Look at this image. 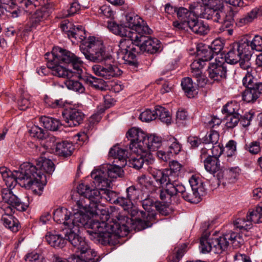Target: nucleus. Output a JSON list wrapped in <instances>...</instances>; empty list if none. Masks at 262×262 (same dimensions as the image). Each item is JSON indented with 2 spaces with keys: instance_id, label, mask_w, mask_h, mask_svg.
<instances>
[{
  "instance_id": "nucleus-64",
  "label": "nucleus",
  "mask_w": 262,
  "mask_h": 262,
  "mask_svg": "<svg viewBox=\"0 0 262 262\" xmlns=\"http://www.w3.org/2000/svg\"><path fill=\"white\" fill-rule=\"evenodd\" d=\"M36 2H37V0H21L19 7L25 9L26 11H29L36 6Z\"/></svg>"
},
{
  "instance_id": "nucleus-35",
  "label": "nucleus",
  "mask_w": 262,
  "mask_h": 262,
  "mask_svg": "<svg viewBox=\"0 0 262 262\" xmlns=\"http://www.w3.org/2000/svg\"><path fill=\"white\" fill-rule=\"evenodd\" d=\"M258 15H259V10L258 7H255L247 14L237 19L236 24L239 27L244 26L252 22Z\"/></svg>"
},
{
  "instance_id": "nucleus-18",
  "label": "nucleus",
  "mask_w": 262,
  "mask_h": 262,
  "mask_svg": "<svg viewBox=\"0 0 262 262\" xmlns=\"http://www.w3.org/2000/svg\"><path fill=\"white\" fill-rule=\"evenodd\" d=\"M80 237L83 239L87 245V247L85 248L83 246H75L72 243H70L75 249L77 251H80L81 254V258L79 256H76L75 257H79L82 261L84 262H95V257L97 255L96 252L93 249H91L88 243L85 241L84 238L80 236Z\"/></svg>"
},
{
  "instance_id": "nucleus-38",
  "label": "nucleus",
  "mask_w": 262,
  "mask_h": 262,
  "mask_svg": "<svg viewBox=\"0 0 262 262\" xmlns=\"http://www.w3.org/2000/svg\"><path fill=\"white\" fill-rule=\"evenodd\" d=\"M39 120L45 128L53 131L57 130L60 124L58 119L47 116L41 117Z\"/></svg>"
},
{
  "instance_id": "nucleus-56",
  "label": "nucleus",
  "mask_w": 262,
  "mask_h": 262,
  "mask_svg": "<svg viewBox=\"0 0 262 262\" xmlns=\"http://www.w3.org/2000/svg\"><path fill=\"white\" fill-rule=\"evenodd\" d=\"M101 191L103 193V197H104L108 202L115 204L117 203L119 197H117L116 192L103 188Z\"/></svg>"
},
{
  "instance_id": "nucleus-57",
  "label": "nucleus",
  "mask_w": 262,
  "mask_h": 262,
  "mask_svg": "<svg viewBox=\"0 0 262 262\" xmlns=\"http://www.w3.org/2000/svg\"><path fill=\"white\" fill-rule=\"evenodd\" d=\"M89 81L91 85L95 89L100 91L105 90L104 81L102 79L92 77L90 78Z\"/></svg>"
},
{
  "instance_id": "nucleus-33",
  "label": "nucleus",
  "mask_w": 262,
  "mask_h": 262,
  "mask_svg": "<svg viewBox=\"0 0 262 262\" xmlns=\"http://www.w3.org/2000/svg\"><path fill=\"white\" fill-rule=\"evenodd\" d=\"M203 163L205 169L210 173L215 174L221 169L220 161L217 158L209 156L204 160Z\"/></svg>"
},
{
  "instance_id": "nucleus-25",
  "label": "nucleus",
  "mask_w": 262,
  "mask_h": 262,
  "mask_svg": "<svg viewBox=\"0 0 262 262\" xmlns=\"http://www.w3.org/2000/svg\"><path fill=\"white\" fill-rule=\"evenodd\" d=\"M262 94V83L257 86L247 88L243 93V100L248 103L253 102Z\"/></svg>"
},
{
  "instance_id": "nucleus-15",
  "label": "nucleus",
  "mask_w": 262,
  "mask_h": 262,
  "mask_svg": "<svg viewBox=\"0 0 262 262\" xmlns=\"http://www.w3.org/2000/svg\"><path fill=\"white\" fill-rule=\"evenodd\" d=\"M62 114L66 123L70 127L78 126L82 123L84 118L83 112L75 108L66 109Z\"/></svg>"
},
{
  "instance_id": "nucleus-54",
  "label": "nucleus",
  "mask_w": 262,
  "mask_h": 262,
  "mask_svg": "<svg viewBox=\"0 0 262 262\" xmlns=\"http://www.w3.org/2000/svg\"><path fill=\"white\" fill-rule=\"evenodd\" d=\"M157 118L156 108L152 111L150 109H147L141 113L140 119L142 121L149 122Z\"/></svg>"
},
{
  "instance_id": "nucleus-30",
  "label": "nucleus",
  "mask_w": 262,
  "mask_h": 262,
  "mask_svg": "<svg viewBox=\"0 0 262 262\" xmlns=\"http://www.w3.org/2000/svg\"><path fill=\"white\" fill-rule=\"evenodd\" d=\"M181 86L188 98H193L198 94L197 86L189 77H185L182 79Z\"/></svg>"
},
{
  "instance_id": "nucleus-19",
  "label": "nucleus",
  "mask_w": 262,
  "mask_h": 262,
  "mask_svg": "<svg viewBox=\"0 0 262 262\" xmlns=\"http://www.w3.org/2000/svg\"><path fill=\"white\" fill-rule=\"evenodd\" d=\"M177 195H181L186 201L191 203H197L200 201L201 196L203 194L195 191H191V188L186 189L185 186L181 184L177 186Z\"/></svg>"
},
{
  "instance_id": "nucleus-4",
  "label": "nucleus",
  "mask_w": 262,
  "mask_h": 262,
  "mask_svg": "<svg viewBox=\"0 0 262 262\" xmlns=\"http://www.w3.org/2000/svg\"><path fill=\"white\" fill-rule=\"evenodd\" d=\"M68 35L81 42L80 51L88 60L98 61L105 58V49L102 41L96 39L94 36L86 38L82 26H74Z\"/></svg>"
},
{
  "instance_id": "nucleus-27",
  "label": "nucleus",
  "mask_w": 262,
  "mask_h": 262,
  "mask_svg": "<svg viewBox=\"0 0 262 262\" xmlns=\"http://www.w3.org/2000/svg\"><path fill=\"white\" fill-rule=\"evenodd\" d=\"M65 237L66 238H63L60 234L50 232L47 233L45 238L51 246L56 248H62L66 245V240H68L66 236Z\"/></svg>"
},
{
  "instance_id": "nucleus-48",
  "label": "nucleus",
  "mask_w": 262,
  "mask_h": 262,
  "mask_svg": "<svg viewBox=\"0 0 262 262\" xmlns=\"http://www.w3.org/2000/svg\"><path fill=\"white\" fill-rule=\"evenodd\" d=\"M30 136L39 139H43L48 136V132L38 126L34 125L30 130Z\"/></svg>"
},
{
  "instance_id": "nucleus-40",
  "label": "nucleus",
  "mask_w": 262,
  "mask_h": 262,
  "mask_svg": "<svg viewBox=\"0 0 262 262\" xmlns=\"http://www.w3.org/2000/svg\"><path fill=\"white\" fill-rule=\"evenodd\" d=\"M82 76V74H81L80 77H76L75 76L71 77V78H67L68 79L66 80L65 84L67 87L69 89L73 90L74 91L78 92L79 93H83L85 91V88L82 85V84L77 81L73 79H72V78H81Z\"/></svg>"
},
{
  "instance_id": "nucleus-26",
  "label": "nucleus",
  "mask_w": 262,
  "mask_h": 262,
  "mask_svg": "<svg viewBox=\"0 0 262 262\" xmlns=\"http://www.w3.org/2000/svg\"><path fill=\"white\" fill-rule=\"evenodd\" d=\"M187 26L194 33L200 35L206 34L209 31L208 25L203 21L199 20L194 16L188 21Z\"/></svg>"
},
{
  "instance_id": "nucleus-34",
  "label": "nucleus",
  "mask_w": 262,
  "mask_h": 262,
  "mask_svg": "<svg viewBox=\"0 0 262 262\" xmlns=\"http://www.w3.org/2000/svg\"><path fill=\"white\" fill-rule=\"evenodd\" d=\"M258 15H259V10L258 7H255L247 14L237 19L236 24L239 27L244 26L252 22Z\"/></svg>"
},
{
  "instance_id": "nucleus-51",
  "label": "nucleus",
  "mask_w": 262,
  "mask_h": 262,
  "mask_svg": "<svg viewBox=\"0 0 262 262\" xmlns=\"http://www.w3.org/2000/svg\"><path fill=\"white\" fill-rule=\"evenodd\" d=\"M239 105L236 102L231 101L227 103L223 107L222 112L227 114V115H233L237 113L239 110Z\"/></svg>"
},
{
  "instance_id": "nucleus-6",
  "label": "nucleus",
  "mask_w": 262,
  "mask_h": 262,
  "mask_svg": "<svg viewBox=\"0 0 262 262\" xmlns=\"http://www.w3.org/2000/svg\"><path fill=\"white\" fill-rule=\"evenodd\" d=\"M241 236L231 230L226 232L219 238H210L207 232L203 234L200 238L199 249L201 253L205 254L212 251L220 254L228 248L229 241L232 244L236 242L241 243Z\"/></svg>"
},
{
  "instance_id": "nucleus-20",
  "label": "nucleus",
  "mask_w": 262,
  "mask_h": 262,
  "mask_svg": "<svg viewBox=\"0 0 262 262\" xmlns=\"http://www.w3.org/2000/svg\"><path fill=\"white\" fill-rule=\"evenodd\" d=\"M107 28L110 31L115 35L125 37V38H132V33L127 25H119L115 21H110L107 22Z\"/></svg>"
},
{
  "instance_id": "nucleus-45",
  "label": "nucleus",
  "mask_w": 262,
  "mask_h": 262,
  "mask_svg": "<svg viewBox=\"0 0 262 262\" xmlns=\"http://www.w3.org/2000/svg\"><path fill=\"white\" fill-rule=\"evenodd\" d=\"M126 192L128 198L132 202L142 199V192L139 188L132 185L126 189Z\"/></svg>"
},
{
  "instance_id": "nucleus-10",
  "label": "nucleus",
  "mask_w": 262,
  "mask_h": 262,
  "mask_svg": "<svg viewBox=\"0 0 262 262\" xmlns=\"http://www.w3.org/2000/svg\"><path fill=\"white\" fill-rule=\"evenodd\" d=\"M105 58L100 61H94L101 62V63L92 66V69L94 73L105 79H111L121 76L123 73L122 71L112 61H110V56L107 55L105 52Z\"/></svg>"
},
{
  "instance_id": "nucleus-5",
  "label": "nucleus",
  "mask_w": 262,
  "mask_h": 262,
  "mask_svg": "<svg viewBox=\"0 0 262 262\" xmlns=\"http://www.w3.org/2000/svg\"><path fill=\"white\" fill-rule=\"evenodd\" d=\"M130 141L129 149L132 152L150 153L157 150L162 144L161 137L155 135L148 136L139 128L133 127L126 134Z\"/></svg>"
},
{
  "instance_id": "nucleus-49",
  "label": "nucleus",
  "mask_w": 262,
  "mask_h": 262,
  "mask_svg": "<svg viewBox=\"0 0 262 262\" xmlns=\"http://www.w3.org/2000/svg\"><path fill=\"white\" fill-rule=\"evenodd\" d=\"M44 101L46 106L52 108H61L64 105L62 99H54L46 96Z\"/></svg>"
},
{
  "instance_id": "nucleus-32",
  "label": "nucleus",
  "mask_w": 262,
  "mask_h": 262,
  "mask_svg": "<svg viewBox=\"0 0 262 262\" xmlns=\"http://www.w3.org/2000/svg\"><path fill=\"white\" fill-rule=\"evenodd\" d=\"M4 225L13 232H17L20 228L18 220L12 215L6 214L2 216Z\"/></svg>"
},
{
  "instance_id": "nucleus-62",
  "label": "nucleus",
  "mask_w": 262,
  "mask_h": 262,
  "mask_svg": "<svg viewBox=\"0 0 262 262\" xmlns=\"http://www.w3.org/2000/svg\"><path fill=\"white\" fill-rule=\"evenodd\" d=\"M138 181L141 185L145 186V187L149 189V191H152L155 189L152 182L144 174H142L141 176L138 177Z\"/></svg>"
},
{
  "instance_id": "nucleus-21",
  "label": "nucleus",
  "mask_w": 262,
  "mask_h": 262,
  "mask_svg": "<svg viewBox=\"0 0 262 262\" xmlns=\"http://www.w3.org/2000/svg\"><path fill=\"white\" fill-rule=\"evenodd\" d=\"M223 8H205L204 11L198 15L203 18L212 20L214 22L221 23L223 20Z\"/></svg>"
},
{
  "instance_id": "nucleus-1",
  "label": "nucleus",
  "mask_w": 262,
  "mask_h": 262,
  "mask_svg": "<svg viewBox=\"0 0 262 262\" xmlns=\"http://www.w3.org/2000/svg\"><path fill=\"white\" fill-rule=\"evenodd\" d=\"M86 200L85 198H80L75 201L73 207V222L76 223V226L67 230L69 242L75 246L87 247L79 235L80 230L83 228L86 229L91 240L102 245H115L118 238L128 234L132 222L127 217L118 219L119 223L116 220L106 222L101 220L102 215L90 203H86Z\"/></svg>"
},
{
  "instance_id": "nucleus-3",
  "label": "nucleus",
  "mask_w": 262,
  "mask_h": 262,
  "mask_svg": "<svg viewBox=\"0 0 262 262\" xmlns=\"http://www.w3.org/2000/svg\"><path fill=\"white\" fill-rule=\"evenodd\" d=\"M45 56L48 59V67L54 76L65 78L75 76L79 78L83 73V62L70 51L56 47Z\"/></svg>"
},
{
  "instance_id": "nucleus-53",
  "label": "nucleus",
  "mask_w": 262,
  "mask_h": 262,
  "mask_svg": "<svg viewBox=\"0 0 262 262\" xmlns=\"http://www.w3.org/2000/svg\"><path fill=\"white\" fill-rule=\"evenodd\" d=\"M245 148L252 155H257L261 149L259 141H253L245 145Z\"/></svg>"
},
{
  "instance_id": "nucleus-63",
  "label": "nucleus",
  "mask_w": 262,
  "mask_h": 262,
  "mask_svg": "<svg viewBox=\"0 0 262 262\" xmlns=\"http://www.w3.org/2000/svg\"><path fill=\"white\" fill-rule=\"evenodd\" d=\"M210 154L209 156H211L212 158H215L219 159V157L222 155L223 152L224 148L221 146L220 144H214L212 146V147L210 148Z\"/></svg>"
},
{
  "instance_id": "nucleus-46",
  "label": "nucleus",
  "mask_w": 262,
  "mask_h": 262,
  "mask_svg": "<svg viewBox=\"0 0 262 262\" xmlns=\"http://www.w3.org/2000/svg\"><path fill=\"white\" fill-rule=\"evenodd\" d=\"M243 85L246 88H252L257 86L261 82H257L254 77L251 71H248L243 78Z\"/></svg>"
},
{
  "instance_id": "nucleus-8",
  "label": "nucleus",
  "mask_w": 262,
  "mask_h": 262,
  "mask_svg": "<svg viewBox=\"0 0 262 262\" xmlns=\"http://www.w3.org/2000/svg\"><path fill=\"white\" fill-rule=\"evenodd\" d=\"M118 164H104L99 169L93 170L91 172V177L97 187H109L114 179L122 177L124 174L121 163Z\"/></svg>"
},
{
  "instance_id": "nucleus-36",
  "label": "nucleus",
  "mask_w": 262,
  "mask_h": 262,
  "mask_svg": "<svg viewBox=\"0 0 262 262\" xmlns=\"http://www.w3.org/2000/svg\"><path fill=\"white\" fill-rule=\"evenodd\" d=\"M140 202L143 208L145 211L143 216V217H146L147 218L149 217V219H150L151 217H153L155 214L153 211L155 210V209L157 208V206L155 205L156 204L154 203V201L149 198H147ZM157 204H160V203H157Z\"/></svg>"
},
{
  "instance_id": "nucleus-44",
  "label": "nucleus",
  "mask_w": 262,
  "mask_h": 262,
  "mask_svg": "<svg viewBox=\"0 0 262 262\" xmlns=\"http://www.w3.org/2000/svg\"><path fill=\"white\" fill-rule=\"evenodd\" d=\"M156 111L157 117L159 116L160 120L167 124H169L171 123V117L168 111L164 107L161 106H156Z\"/></svg>"
},
{
  "instance_id": "nucleus-23",
  "label": "nucleus",
  "mask_w": 262,
  "mask_h": 262,
  "mask_svg": "<svg viewBox=\"0 0 262 262\" xmlns=\"http://www.w3.org/2000/svg\"><path fill=\"white\" fill-rule=\"evenodd\" d=\"M109 155L116 160L117 163H121V166H125L127 164V151L120 148L118 145H115L111 148Z\"/></svg>"
},
{
  "instance_id": "nucleus-39",
  "label": "nucleus",
  "mask_w": 262,
  "mask_h": 262,
  "mask_svg": "<svg viewBox=\"0 0 262 262\" xmlns=\"http://www.w3.org/2000/svg\"><path fill=\"white\" fill-rule=\"evenodd\" d=\"M241 54L237 50L235 45L228 51L226 55L224 57L225 63L234 64L238 62L242 58Z\"/></svg>"
},
{
  "instance_id": "nucleus-37",
  "label": "nucleus",
  "mask_w": 262,
  "mask_h": 262,
  "mask_svg": "<svg viewBox=\"0 0 262 262\" xmlns=\"http://www.w3.org/2000/svg\"><path fill=\"white\" fill-rule=\"evenodd\" d=\"M239 51L242 57L251 58L252 55L250 47V41L247 39L241 40L239 42L234 44Z\"/></svg>"
},
{
  "instance_id": "nucleus-22",
  "label": "nucleus",
  "mask_w": 262,
  "mask_h": 262,
  "mask_svg": "<svg viewBox=\"0 0 262 262\" xmlns=\"http://www.w3.org/2000/svg\"><path fill=\"white\" fill-rule=\"evenodd\" d=\"M204 67V64L200 62V60H194L191 64L192 76L196 79L198 84L201 87L204 86L207 82V79L202 72Z\"/></svg>"
},
{
  "instance_id": "nucleus-2",
  "label": "nucleus",
  "mask_w": 262,
  "mask_h": 262,
  "mask_svg": "<svg viewBox=\"0 0 262 262\" xmlns=\"http://www.w3.org/2000/svg\"><path fill=\"white\" fill-rule=\"evenodd\" d=\"M54 164L49 159L39 158L36 161V165L29 162L24 163L18 170L13 172L5 167L0 168V173L8 188L1 191L3 200L8 205L19 211H24L29 206V202H23L14 194L11 190L17 183L21 187L30 189L34 194L40 195L43 187L47 183V176L54 170Z\"/></svg>"
},
{
  "instance_id": "nucleus-17",
  "label": "nucleus",
  "mask_w": 262,
  "mask_h": 262,
  "mask_svg": "<svg viewBox=\"0 0 262 262\" xmlns=\"http://www.w3.org/2000/svg\"><path fill=\"white\" fill-rule=\"evenodd\" d=\"M136 154L135 157H133L129 161L130 166L137 169H139L143 167L144 163L147 165L151 164L154 161V159L150 153L145 152H133Z\"/></svg>"
},
{
  "instance_id": "nucleus-14",
  "label": "nucleus",
  "mask_w": 262,
  "mask_h": 262,
  "mask_svg": "<svg viewBox=\"0 0 262 262\" xmlns=\"http://www.w3.org/2000/svg\"><path fill=\"white\" fill-rule=\"evenodd\" d=\"M53 219L57 223L63 224L65 226V236L69 241L67 235V230L70 228L73 229L76 226V223L73 222V214L71 215V213L66 208H58L54 212Z\"/></svg>"
},
{
  "instance_id": "nucleus-58",
  "label": "nucleus",
  "mask_w": 262,
  "mask_h": 262,
  "mask_svg": "<svg viewBox=\"0 0 262 262\" xmlns=\"http://www.w3.org/2000/svg\"><path fill=\"white\" fill-rule=\"evenodd\" d=\"M251 50L258 52L262 51V36L255 35L251 41H250Z\"/></svg>"
},
{
  "instance_id": "nucleus-9",
  "label": "nucleus",
  "mask_w": 262,
  "mask_h": 262,
  "mask_svg": "<svg viewBox=\"0 0 262 262\" xmlns=\"http://www.w3.org/2000/svg\"><path fill=\"white\" fill-rule=\"evenodd\" d=\"M139 40V38L136 40L131 38H124L120 40L118 56V58L124 60V63L137 66L136 56L140 52Z\"/></svg>"
},
{
  "instance_id": "nucleus-55",
  "label": "nucleus",
  "mask_w": 262,
  "mask_h": 262,
  "mask_svg": "<svg viewBox=\"0 0 262 262\" xmlns=\"http://www.w3.org/2000/svg\"><path fill=\"white\" fill-rule=\"evenodd\" d=\"M201 3L205 8H224L222 0H201Z\"/></svg>"
},
{
  "instance_id": "nucleus-24",
  "label": "nucleus",
  "mask_w": 262,
  "mask_h": 262,
  "mask_svg": "<svg viewBox=\"0 0 262 262\" xmlns=\"http://www.w3.org/2000/svg\"><path fill=\"white\" fill-rule=\"evenodd\" d=\"M55 152L64 157L70 156L74 150V146L72 142L68 141L57 142L55 145Z\"/></svg>"
},
{
  "instance_id": "nucleus-12",
  "label": "nucleus",
  "mask_w": 262,
  "mask_h": 262,
  "mask_svg": "<svg viewBox=\"0 0 262 262\" xmlns=\"http://www.w3.org/2000/svg\"><path fill=\"white\" fill-rule=\"evenodd\" d=\"M207 71L209 78L214 81L226 77V63L222 55H217L214 61L210 62Z\"/></svg>"
},
{
  "instance_id": "nucleus-43",
  "label": "nucleus",
  "mask_w": 262,
  "mask_h": 262,
  "mask_svg": "<svg viewBox=\"0 0 262 262\" xmlns=\"http://www.w3.org/2000/svg\"><path fill=\"white\" fill-rule=\"evenodd\" d=\"M233 224L235 228L245 230L250 229L252 226L251 220H250L248 215L246 217L236 219L234 221Z\"/></svg>"
},
{
  "instance_id": "nucleus-29",
  "label": "nucleus",
  "mask_w": 262,
  "mask_h": 262,
  "mask_svg": "<svg viewBox=\"0 0 262 262\" xmlns=\"http://www.w3.org/2000/svg\"><path fill=\"white\" fill-rule=\"evenodd\" d=\"M177 195V188L172 184H165V188L160 191V198L165 203L169 204L171 199Z\"/></svg>"
},
{
  "instance_id": "nucleus-47",
  "label": "nucleus",
  "mask_w": 262,
  "mask_h": 262,
  "mask_svg": "<svg viewBox=\"0 0 262 262\" xmlns=\"http://www.w3.org/2000/svg\"><path fill=\"white\" fill-rule=\"evenodd\" d=\"M252 223L259 224L262 223V207L258 205L255 209L247 214Z\"/></svg>"
},
{
  "instance_id": "nucleus-31",
  "label": "nucleus",
  "mask_w": 262,
  "mask_h": 262,
  "mask_svg": "<svg viewBox=\"0 0 262 262\" xmlns=\"http://www.w3.org/2000/svg\"><path fill=\"white\" fill-rule=\"evenodd\" d=\"M197 54L199 58L196 60H200V62L205 65L206 61L210 60L213 58L214 54L209 46L200 45L198 47Z\"/></svg>"
},
{
  "instance_id": "nucleus-60",
  "label": "nucleus",
  "mask_w": 262,
  "mask_h": 262,
  "mask_svg": "<svg viewBox=\"0 0 262 262\" xmlns=\"http://www.w3.org/2000/svg\"><path fill=\"white\" fill-rule=\"evenodd\" d=\"M224 44L222 40L220 39H216L213 40L211 43L210 49L212 50V52L217 55H222L220 54L221 51L223 49Z\"/></svg>"
},
{
  "instance_id": "nucleus-16",
  "label": "nucleus",
  "mask_w": 262,
  "mask_h": 262,
  "mask_svg": "<svg viewBox=\"0 0 262 262\" xmlns=\"http://www.w3.org/2000/svg\"><path fill=\"white\" fill-rule=\"evenodd\" d=\"M147 35L143 34L144 37L139 38L140 51L147 52L151 54L155 53L161 47L160 42L156 38L149 37Z\"/></svg>"
},
{
  "instance_id": "nucleus-42",
  "label": "nucleus",
  "mask_w": 262,
  "mask_h": 262,
  "mask_svg": "<svg viewBox=\"0 0 262 262\" xmlns=\"http://www.w3.org/2000/svg\"><path fill=\"white\" fill-rule=\"evenodd\" d=\"M177 15L180 21L186 23L187 25H188V21L192 19L194 16L192 12L184 7L178 8Z\"/></svg>"
},
{
  "instance_id": "nucleus-59",
  "label": "nucleus",
  "mask_w": 262,
  "mask_h": 262,
  "mask_svg": "<svg viewBox=\"0 0 262 262\" xmlns=\"http://www.w3.org/2000/svg\"><path fill=\"white\" fill-rule=\"evenodd\" d=\"M239 120L240 118L238 113L227 115L226 123V126L228 128H233L237 125Z\"/></svg>"
},
{
  "instance_id": "nucleus-13",
  "label": "nucleus",
  "mask_w": 262,
  "mask_h": 262,
  "mask_svg": "<svg viewBox=\"0 0 262 262\" xmlns=\"http://www.w3.org/2000/svg\"><path fill=\"white\" fill-rule=\"evenodd\" d=\"M149 172L160 185L165 183L166 184H172L177 188V186L182 184L178 182L179 174L174 172L166 169L161 170L150 168Z\"/></svg>"
},
{
  "instance_id": "nucleus-52",
  "label": "nucleus",
  "mask_w": 262,
  "mask_h": 262,
  "mask_svg": "<svg viewBox=\"0 0 262 262\" xmlns=\"http://www.w3.org/2000/svg\"><path fill=\"white\" fill-rule=\"evenodd\" d=\"M81 6L79 3L76 1H73L71 5L70 8L63 12L62 17H67L73 15L77 13L80 10Z\"/></svg>"
},
{
  "instance_id": "nucleus-50",
  "label": "nucleus",
  "mask_w": 262,
  "mask_h": 262,
  "mask_svg": "<svg viewBox=\"0 0 262 262\" xmlns=\"http://www.w3.org/2000/svg\"><path fill=\"white\" fill-rule=\"evenodd\" d=\"M220 138L219 134L215 130H210L203 138V143L208 144L217 143Z\"/></svg>"
},
{
  "instance_id": "nucleus-11",
  "label": "nucleus",
  "mask_w": 262,
  "mask_h": 262,
  "mask_svg": "<svg viewBox=\"0 0 262 262\" xmlns=\"http://www.w3.org/2000/svg\"><path fill=\"white\" fill-rule=\"evenodd\" d=\"M125 24L133 31L132 38L137 40L139 37H144L143 34H150L151 30L146 23L139 16L134 12H130L125 15Z\"/></svg>"
},
{
  "instance_id": "nucleus-61",
  "label": "nucleus",
  "mask_w": 262,
  "mask_h": 262,
  "mask_svg": "<svg viewBox=\"0 0 262 262\" xmlns=\"http://www.w3.org/2000/svg\"><path fill=\"white\" fill-rule=\"evenodd\" d=\"M116 204L122 206L125 210H128L133 206V202L127 196L126 198L119 197Z\"/></svg>"
},
{
  "instance_id": "nucleus-41",
  "label": "nucleus",
  "mask_w": 262,
  "mask_h": 262,
  "mask_svg": "<svg viewBox=\"0 0 262 262\" xmlns=\"http://www.w3.org/2000/svg\"><path fill=\"white\" fill-rule=\"evenodd\" d=\"M189 182L191 186V191H195L201 193V194H205V188H204L203 183L199 177L193 176L190 179Z\"/></svg>"
},
{
  "instance_id": "nucleus-28",
  "label": "nucleus",
  "mask_w": 262,
  "mask_h": 262,
  "mask_svg": "<svg viewBox=\"0 0 262 262\" xmlns=\"http://www.w3.org/2000/svg\"><path fill=\"white\" fill-rule=\"evenodd\" d=\"M20 4L21 0H17ZM0 4L5 10L9 12L13 18L17 17L20 13V10L18 8L16 0H0Z\"/></svg>"
},
{
  "instance_id": "nucleus-7",
  "label": "nucleus",
  "mask_w": 262,
  "mask_h": 262,
  "mask_svg": "<svg viewBox=\"0 0 262 262\" xmlns=\"http://www.w3.org/2000/svg\"><path fill=\"white\" fill-rule=\"evenodd\" d=\"M102 187L101 186L100 189H96L93 186L90 187L88 184L81 183L77 187V192L81 196L85 198L86 201H89V203H90L91 205H93L97 210L98 213L102 215L101 220H104L106 222H110V221H112L113 220H116V222L119 223L120 222L118 220V219L125 216H120L116 212V214L114 215L116 219H111L110 215L108 213L105 207L100 203V200L103 198V193L101 191V189H103ZM112 216H113L114 215Z\"/></svg>"
}]
</instances>
